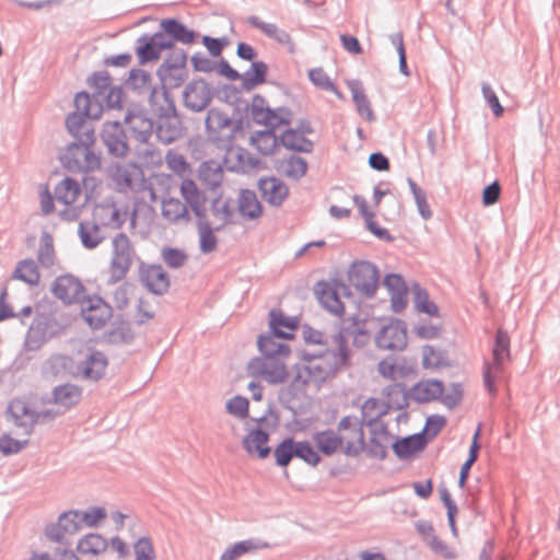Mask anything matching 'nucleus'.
Returning <instances> with one entry per match:
<instances>
[{
    "mask_svg": "<svg viewBox=\"0 0 560 560\" xmlns=\"http://www.w3.org/2000/svg\"><path fill=\"white\" fill-rule=\"evenodd\" d=\"M332 341L336 349L326 350L320 355L307 353L303 355L306 364L295 366L296 373L292 380L294 386L319 385L351 365L350 350L346 347L343 334L334 335Z\"/></svg>",
    "mask_w": 560,
    "mask_h": 560,
    "instance_id": "f257e3e1",
    "label": "nucleus"
},
{
    "mask_svg": "<svg viewBox=\"0 0 560 560\" xmlns=\"http://www.w3.org/2000/svg\"><path fill=\"white\" fill-rule=\"evenodd\" d=\"M92 93L79 92L74 97L75 109L83 110L89 119H100L104 109H119L122 107L125 93L120 86L112 83L107 71H96L86 80Z\"/></svg>",
    "mask_w": 560,
    "mask_h": 560,
    "instance_id": "f03ea898",
    "label": "nucleus"
},
{
    "mask_svg": "<svg viewBox=\"0 0 560 560\" xmlns=\"http://www.w3.org/2000/svg\"><path fill=\"white\" fill-rule=\"evenodd\" d=\"M95 141L96 139H92L88 132H84L83 139L73 140L60 153L61 165L72 173H90L100 170L102 156L94 150Z\"/></svg>",
    "mask_w": 560,
    "mask_h": 560,
    "instance_id": "7ed1b4c3",
    "label": "nucleus"
},
{
    "mask_svg": "<svg viewBox=\"0 0 560 560\" xmlns=\"http://www.w3.org/2000/svg\"><path fill=\"white\" fill-rule=\"evenodd\" d=\"M205 125L209 141L224 151L233 148L235 137L243 128L242 119H232L219 108L208 110Z\"/></svg>",
    "mask_w": 560,
    "mask_h": 560,
    "instance_id": "20e7f679",
    "label": "nucleus"
},
{
    "mask_svg": "<svg viewBox=\"0 0 560 560\" xmlns=\"http://www.w3.org/2000/svg\"><path fill=\"white\" fill-rule=\"evenodd\" d=\"M158 120L154 126L159 142L167 145L184 135L183 122L176 112L174 98L168 91L162 92V104L154 103Z\"/></svg>",
    "mask_w": 560,
    "mask_h": 560,
    "instance_id": "39448f33",
    "label": "nucleus"
},
{
    "mask_svg": "<svg viewBox=\"0 0 560 560\" xmlns=\"http://www.w3.org/2000/svg\"><path fill=\"white\" fill-rule=\"evenodd\" d=\"M136 257L137 254L129 237L125 233H118L113 238L108 283L115 284L124 280Z\"/></svg>",
    "mask_w": 560,
    "mask_h": 560,
    "instance_id": "423d86ee",
    "label": "nucleus"
},
{
    "mask_svg": "<svg viewBox=\"0 0 560 560\" xmlns=\"http://www.w3.org/2000/svg\"><path fill=\"white\" fill-rule=\"evenodd\" d=\"M364 418L348 415L340 419L337 430L342 439L345 447L342 453L349 457H358L364 451L365 433Z\"/></svg>",
    "mask_w": 560,
    "mask_h": 560,
    "instance_id": "0eeeda50",
    "label": "nucleus"
},
{
    "mask_svg": "<svg viewBox=\"0 0 560 560\" xmlns=\"http://www.w3.org/2000/svg\"><path fill=\"white\" fill-rule=\"evenodd\" d=\"M492 357V362L483 364V383L489 393L495 394V377L502 372L504 363L510 360V337L503 329L497 330Z\"/></svg>",
    "mask_w": 560,
    "mask_h": 560,
    "instance_id": "6e6552de",
    "label": "nucleus"
},
{
    "mask_svg": "<svg viewBox=\"0 0 560 560\" xmlns=\"http://www.w3.org/2000/svg\"><path fill=\"white\" fill-rule=\"evenodd\" d=\"M314 294L327 312L336 316H341L345 312V305L340 298L351 296V290L348 284L340 280L335 279L331 282L322 280L315 283Z\"/></svg>",
    "mask_w": 560,
    "mask_h": 560,
    "instance_id": "1a4fd4ad",
    "label": "nucleus"
},
{
    "mask_svg": "<svg viewBox=\"0 0 560 560\" xmlns=\"http://www.w3.org/2000/svg\"><path fill=\"white\" fill-rule=\"evenodd\" d=\"M100 138L106 153L112 159H126L130 151L128 136L119 121H105Z\"/></svg>",
    "mask_w": 560,
    "mask_h": 560,
    "instance_id": "9d476101",
    "label": "nucleus"
},
{
    "mask_svg": "<svg viewBox=\"0 0 560 560\" xmlns=\"http://www.w3.org/2000/svg\"><path fill=\"white\" fill-rule=\"evenodd\" d=\"M348 279L361 295L372 298L378 287L380 273L374 264L370 261H355L349 269Z\"/></svg>",
    "mask_w": 560,
    "mask_h": 560,
    "instance_id": "9b49d317",
    "label": "nucleus"
},
{
    "mask_svg": "<svg viewBox=\"0 0 560 560\" xmlns=\"http://www.w3.org/2000/svg\"><path fill=\"white\" fill-rule=\"evenodd\" d=\"M218 72L231 81L241 80L242 89L245 91H252L256 86L266 82L268 66L264 61H253L250 68L241 74L222 58L218 65Z\"/></svg>",
    "mask_w": 560,
    "mask_h": 560,
    "instance_id": "f8f14e48",
    "label": "nucleus"
},
{
    "mask_svg": "<svg viewBox=\"0 0 560 560\" xmlns=\"http://www.w3.org/2000/svg\"><path fill=\"white\" fill-rule=\"evenodd\" d=\"M283 358H254L247 365L248 374L254 377H260L269 384L283 383L288 377Z\"/></svg>",
    "mask_w": 560,
    "mask_h": 560,
    "instance_id": "ddd939ff",
    "label": "nucleus"
},
{
    "mask_svg": "<svg viewBox=\"0 0 560 560\" xmlns=\"http://www.w3.org/2000/svg\"><path fill=\"white\" fill-rule=\"evenodd\" d=\"M80 511L70 510L59 515L56 524H50L45 529V535L51 541L69 546L68 536H72L81 530Z\"/></svg>",
    "mask_w": 560,
    "mask_h": 560,
    "instance_id": "4468645a",
    "label": "nucleus"
},
{
    "mask_svg": "<svg viewBox=\"0 0 560 560\" xmlns=\"http://www.w3.org/2000/svg\"><path fill=\"white\" fill-rule=\"evenodd\" d=\"M376 347L383 350L401 351L407 346V327L404 320L394 319L384 325L375 336Z\"/></svg>",
    "mask_w": 560,
    "mask_h": 560,
    "instance_id": "2eb2a0df",
    "label": "nucleus"
},
{
    "mask_svg": "<svg viewBox=\"0 0 560 560\" xmlns=\"http://www.w3.org/2000/svg\"><path fill=\"white\" fill-rule=\"evenodd\" d=\"M138 276L140 283L155 295H164L170 289V277L161 265L139 262Z\"/></svg>",
    "mask_w": 560,
    "mask_h": 560,
    "instance_id": "dca6fc26",
    "label": "nucleus"
},
{
    "mask_svg": "<svg viewBox=\"0 0 560 560\" xmlns=\"http://www.w3.org/2000/svg\"><path fill=\"white\" fill-rule=\"evenodd\" d=\"M51 292L67 305L84 302L86 298L84 285L72 275L57 277L52 282Z\"/></svg>",
    "mask_w": 560,
    "mask_h": 560,
    "instance_id": "f3484780",
    "label": "nucleus"
},
{
    "mask_svg": "<svg viewBox=\"0 0 560 560\" xmlns=\"http://www.w3.org/2000/svg\"><path fill=\"white\" fill-rule=\"evenodd\" d=\"M173 47L171 42L166 40L162 32L152 35L143 34L137 39L136 54L140 65L158 60L160 55L166 48Z\"/></svg>",
    "mask_w": 560,
    "mask_h": 560,
    "instance_id": "a211bd4d",
    "label": "nucleus"
},
{
    "mask_svg": "<svg viewBox=\"0 0 560 560\" xmlns=\"http://www.w3.org/2000/svg\"><path fill=\"white\" fill-rule=\"evenodd\" d=\"M212 92L209 84L203 80H192L183 92L184 105L195 113L205 110L212 101Z\"/></svg>",
    "mask_w": 560,
    "mask_h": 560,
    "instance_id": "6ab92c4d",
    "label": "nucleus"
},
{
    "mask_svg": "<svg viewBox=\"0 0 560 560\" xmlns=\"http://www.w3.org/2000/svg\"><path fill=\"white\" fill-rule=\"evenodd\" d=\"M107 364L102 351H90L82 361L75 362V378L97 382L105 375Z\"/></svg>",
    "mask_w": 560,
    "mask_h": 560,
    "instance_id": "aec40b11",
    "label": "nucleus"
},
{
    "mask_svg": "<svg viewBox=\"0 0 560 560\" xmlns=\"http://www.w3.org/2000/svg\"><path fill=\"white\" fill-rule=\"evenodd\" d=\"M124 122L137 141L144 144L149 143L155 124L142 110L132 112L129 109L125 115Z\"/></svg>",
    "mask_w": 560,
    "mask_h": 560,
    "instance_id": "412c9836",
    "label": "nucleus"
},
{
    "mask_svg": "<svg viewBox=\"0 0 560 560\" xmlns=\"http://www.w3.org/2000/svg\"><path fill=\"white\" fill-rule=\"evenodd\" d=\"M112 315V306L98 296L89 299L86 305L81 308V316L93 329L102 328Z\"/></svg>",
    "mask_w": 560,
    "mask_h": 560,
    "instance_id": "4be33fe9",
    "label": "nucleus"
},
{
    "mask_svg": "<svg viewBox=\"0 0 560 560\" xmlns=\"http://www.w3.org/2000/svg\"><path fill=\"white\" fill-rule=\"evenodd\" d=\"M162 28V35L172 45L180 43L184 45H190L196 43L199 34L188 28L183 22L177 19H163L160 23Z\"/></svg>",
    "mask_w": 560,
    "mask_h": 560,
    "instance_id": "5701e85b",
    "label": "nucleus"
},
{
    "mask_svg": "<svg viewBox=\"0 0 560 560\" xmlns=\"http://www.w3.org/2000/svg\"><path fill=\"white\" fill-rule=\"evenodd\" d=\"M8 411L13 418L16 427L23 428L24 433L30 435L34 425L38 423L37 411L23 399H13L9 402Z\"/></svg>",
    "mask_w": 560,
    "mask_h": 560,
    "instance_id": "b1692460",
    "label": "nucleus"
},
{
    "mask_svg": "<svg viewBox=\"0 0 560 560\" xmlns=\"http://www.w3.org/2000/svg\"><path fill=\"white\" fill-rule=\"evenodd\" d=\"M246 22L254 28L259 30L266 37L288 48L289 52L295 51V44L291 35L275 23H266L256 15H249Z\"/></svg>",
    "mask_w": 560,
    "mask_h": 560,
    "instance_id": "393cba45",
    "label": "nucleus"
},
{
    "mask_svg": "<svg viewBox=\"0 0 560 560\" xmlns=\"http://www.w3.org/2000/svg\"><path fill=\"white\" fill-rule=\"evenodd\" d=\"M42 371L46 377L75 378V361L70 355L56 353L44 362Z\"/></svg>",
    "mask_w": 560,
    "mask_h": 560,
    "instance_id": "a878e982",
    "label": "nucleus"
},
{
    "mask_svg": "<svg viewBox=\"0 0 560 560\" xmlns=\"http://www.w3.org/2000/svg\"><path fill=\"white\" fill-rule=\"evenodd\" d=\"M258 189L261 198L275 207L281 206L289 196L288 186L275 176L260 178Z\"/></svg>",
    "mask_w": 560,
    "mask_h": 560,
    "instance_id": "bb28decb",
    "label": "nucleus"
},
{
    "mask_svg": "<svg viewBox=\"0 0 560 560\" xmlns=\"http://www.w3.org/2000/svg\"><path fill=\"white\" fill-rule=\"evenodd\" d=\"M269 433L260 428L253 429L243 439V447L248 454H256L258 458L265 459L271 453V447L267 445Z\"/></svg>",
    "mask_w": 560,
    "mask_h": 560,
    "instance_id": "cd10ccee",
    "label": "nucleus"
},
{
    "mask_svg": "<svg viewBox=\"0 0 560 560\" xmlns=\"http://www.w3.org/2000/svg\"><path fill=\"white\" fill-rule=\"evenodd\" d=\"M424 433H416L406 438L397 439L393 444L395 455L400 459H407L427 446Z\"/></svg>",
    "mask_w": 560,
    "mask_h": 560,
    "instance_id": "c85d7f7f",
    "label": "nucleus"
},
{
    "mask_svg": "<svg viewBox=\"0 0 560 560\" xmlns=\"http://www.w3.org/2000/svg\"><path fill=\"white\" fill-rule=\"evenodd\" d=\"M268 547L269 544L260 539L250 538L242 540L229 546L221 555L220 560H237L246 553H254Z\"/></svg>",
    "mask_w": 560,
    "mask_h": 560,
    "instance_id": "c756f323",
    "label": "nucleus"
},
{
    "mask_svg": "<svg viewBox=\"0 0 560 560\" xmlns=\"http://www.w3.org/2000/svg\"><path fill=\"white\" fill-rule=\"evenodd\" d=\"M342 439L338 430L326 429L319 432L314 433L313 440L319 450L325 456H331L338 450L342 451L345 447L342 443Z\"/></svg>",
    "mask_w": 560,
    "mask_h": 560,
    "instance_id": "7c9ffc66",
    "label": "nucleus"
},
{
    "mask_svg": "<svg viewBox=\"0 0 560 560\" xmlns=\"http://www.w3.org/2000/svg\"><path fill=\"white\" fill-rule=\"evenodd\" d=\"M156 74L162 82L163 91L166 89H176L180 86L188 78L187 67L162 66L156 70Z\"/></svg>",
    "mask_w": 560,
    "mask_h": 560,
    "instance_id": "2f4dec72",
    "label": "nucleus"
},
{
    "mask_svg": "<svg viewBox=\"0 0 560 560\" xmlns=\"http://www.w3.org/2000/svg\"><path fill=\"white\" fill-rule=\"evenodd\" d=\"M348 89L351 92L353 103L360 116L365 117L368 121L375 120V114L371 107V103L364 92L363 84L359 80L348 82Z\"/></svg>",
    "mask_w": 560,
    "mask_h": 560,
    "instance_id": "473e14b6",
    "label": "nucleus"
},
{
    "mask_svg": "<svg viewBox=\"0 0 560 560\" xmlns=\"http://www.w3.org/2000/svg\"><path fill=\"white\" fill-rule=\"evenodd\" d=\"M444 392L443 382L439 380H428L416 384L412 387V398L418 402H429L440 399Z\"/></svg>",
    "mask_w": 560,
    "mask_h": 560,
    "instance_id": "72a5a7b5",
    "label": "nucleus"
},
{
    "mask_svg": "<svg viewBox=\"0 0 560 560\" xmlns=\"http://www.w3.org/2000/svg\"><path fill=\"white\" fill-rule=\"evenodd\" d=\"M82 397V388L74 384L58 385L52 390V402L67 409L79 404Z\"/></svg>",
    "mask_w": 560,
    "mask_h": 560,
    "instance_id": "f704fd0d",
    "label": "nucleus"
},
{
    "mask_svg": "<svg viewBox=\"0 0 560 560\" xmlns=\"http://www.w3.org/2000/svg\"><path fill=\"white\" fill-rule=\"evenodd\" d=\"M162 215L170 223H189L191 221L187 205L173 197L162 201Z\"/></svg>",
    "mask_w": 560,
    "mask_h": 560,
    "instance_id": "c9c22d12",
    "label": "nucleus"
},
{
    "mask_svg": "<svg viewBox=\"0 0 560 560\" xmlns=\"http://www.w3.org/2000/svg\"><path fill=\"white\" fill-rule=\"evenodd\" d=\"M269 317L270 330L280 339H291L293 337L292 334L285 332L281 328L295 330L299 327V322L295 317H289L279 310H271Z\"/></svg>",
    "mask_w": 560,
    "mask_h": 560,
    "instance_id": "e433bc0d",
    "label": "nucleus"
},
{
    "mask_svg": "<svg viewBox=\"0 0 560 560\" xmlns=\"http://www.w3.org/2000/svg\"><path fill=\"white\" fill-rule=\"evenodd\" d=\"M180 196L188 209H195L200 206H207L208 198L206 191L200 189L191 179H183L179 186Z\"/></svg>",
    "mask_w": 560,
    "mask_h": 560,
    "instance_id": "4c0bfd02",
    "label": "nucleus"
},
{
    "mask_svg": "<svg viewBox=\"0 0 560 560\" xmlns=\"http://www.w3.org/2000/svg\"><path fill=\"white\" fill-rule=\"evenodd\" d=\"M277 338L271 330L270 334L258 337L257 346L262 358L288 357L290 354V347L284 342L277 341Z\"/></svg>",
    "mask_w": 560,
    "mask_h": 560,
    "instance_id": "58836bf2",
    "label": "nucleus"
},
{
    "mask_svg": "<svg viewBox=\"0 0 560 560\" xmlns=\"http://www.w3.org/2000/svg\"><path fill=\"white\" fill-rule=\"evenodd\" d=\"M78 234L82 245L88 249L97 247L105 240L101 226L94 221H81L79 223Z\"/></svg>",
    "mask_w": 560,
    "mask_h": 560,
    "instance_id": "ea45409f",
    "label": "nucleus"
},
{
    "mask_svg": "<svg viewBox=\"0 0 560 560\" xmlns=\"http://www.w3.org/2000/svg\"><path fill=\"white\" fill-rule=\"evenodd\" d=\"M86 116L83 110L77 109V112L68 115L66 119V126L68 131L74 138V140L83 139L84 132H88L91 138L96 139L94 128L86 121Z\"/></svg>",
    "mask_w": 560,
    "mask_h": 560,
    "instance_id": "a19ab883",
    "label": "nucleus"
},
{
    "mask_svg": "<svg viewBox=\"0 0 560 560\" xmlns=\"http://www.w3.org/2000/svg\"><path fill=\"white\" fill-rule=\"evenodd\" d=\"M238 211L242 217L249 220L257 219L261 215V205L253 190L243 189L240 192Z\"/></svg>",
    "mask_w": 560,
    "mask_h": 560,
    "instance_id": "79ce46f5",
    "label": "nucleus"
},
{
    "mask_svg": "<svg viewBox=\"0 0 560 560\" xmlns=\"http://www.w3.org/2000/svg\"><path fill=\"white\" fill-rule=\"evenodd\" d=\"M280 144L289 150L304 153L312 152L314 148V143L310 139L294 129H287L280 136Z\"/></svg>",
    "mask_w": 560,
    "mask_h": 560,
    "instance_id": "37998d69",
    "label": "nucleus"
},
{
    "mask_svg": "<svg viewBox=\"0 0 560 560\" xmlns=\"http://www.w3.org/2000/svg\"><path fill=\"white\" fill-rule=\"evenodd\" d=\"M81 195L79 183L70 177L62 179L55 188V198L66 206L74 203Z\"/></svg>",
    "mask_w": 560,
    "mask_h": 560,
    "instance_id": "c03bdc74",
    "label": "nucleus"
},
{
    "mask_svg": "<svg viewBox=\"0 0 560 560\" xmlns=\"http://www.w3.org/2000/svg\"><path fill=\"white\" fill-rule=\"evenodd\" d=\"M307 167L308 165L304 158L292 154L279 163L278 170L288 178L299 180L306 174Z\"/></svg>",
    "mask_w": 560,
    "mask_h": 560,
    "instance_id": "a18cd8bd",
    "label": "nucleus"
},
{
    "mask_svg": "<svg viewBox=\"0 0 560 560\" xmlns=\"http://www.w3.org/2000/svg\"><path fill=\"white\" fill-rule=\"evenodd\" d=\"M253 144L262 155H270L275 152V149L280 144V137H278L272 129L257 131L252 137Z\"/></svg>",
    "mask_w": 560,
    "mask_h": 560,
    "instance_id": "49530a36",
    "label": "nucleus"
},
{
    "mask_svg": "<svg viewBox=\"0 0 560 560\" xmlns=\"http://www.w3.org/2000/svg\"><path fill=\"white\" fill-rule=\"evenodd\" d=\"M12 278L19 279L30 285H37L40 280V275L33 259H24L18 262Z\"/></svg>",
    "mask_w": 560,
    "mask_h": 560,
    "instance_id": "de8ad7c7",
    "label": "nucleus"
},
{
    "mask_svg": "<svg viewBox=\"0 0 560 560\" xmlns=\"http://www.w3.org/2000/svg\"><path fill=\"white\" fill-rule=\"evenodd\" d=\"M210 210L212 215L220 221V224L215 226L217 231H221L225 225L232 222L234 211L231 206V200H222L221 197H215L211 200Z\"/></svg>",
    "mask_w": 560,
    "mask_h": 560,
    "instance_id": "09e8293b",
    "label": "nucleus"
},
{
    "mask_svg": "<svg viewBox=\"0 0 560 560\" xmlns=\"http://www.w3.org/2000/svg\"><path fill=\"white\" fill-rule=\"evenodd\" d=\"M366 324L364 322H360L353 319V322L349 326H345L337 335H342L346 338V347H348L349 337H353V343L358 347H363L368 343L370 339L369 330L365 328Z\"/></svg>",
    "mask_w": 560,
    "mask_h": 560,
    "instance_id": "8fccbe9b",
    "label": "nucleus"
},
{
    "mask_svg": "<svg viewBox=\"0 0 560 560\" xmlns=\"http://www.w3.org/2000/svg\"><path fill=\"white\" fill-rule=\"evenodd\" d=\"M413 294L415 307L418 312L430 316H439L438 305L429 300V294L419 283H415L411 288Z\"/></svg>",
    "mask_w": 560,
    "mask_h": 560,
    "instance_id": "3c124183",
    "label": "nucleus"
},
{
    "mask_svg": "<svg viewBox=\"0 0 560 560\" xmlns=\"http://www.w3.org/2000/svg\"><path fill=\"white\" fill-rule=\"evenodd\" d=\"M107 549V541L100 534H88L79 540L78 551L82 555L97 556Z\"/></svg>",
    "mask_w": 560,
    "mask_h": 560,
    "instance_id": "603ef678",
    "label": "nucleus"
},
{
    "mask_svg": "<svg viewBox=\"0 0 560 560\" xmlns=\"http://www.w3.org/2000/svg\"><path fill=\"white\" fill-rule=\"evenodd\" d=\"M102 223L114 229H119L126 221V212H121L115 205L102 206L98 209Z\"/></svg>",
    "mask_w": 560,
    "mask_h": 560,
    "instance_id": "864d4df0",
    "label": "nucleus"
},
{
    "mask_svg": "<svg viewBox=\"0 0 560 560\" xmlns=\"http://www.w3.org/2000/svg\"><path fill=\"white\" fill-rule=\"evenodd\" d=\"M37 259L44 268H50L55 264L54 240L48 233H44L40 237Z\"/></svg>",
    "mask_w": 560,
    "mask_h": 560,
    "instance_id": "5fc2aeb1",
    "label": "nucleus"
},
{
    "mask_svg": "<svg viewBox=\"0 0 560 560\" xmlns=\"http://www.w3.org/2000/svg\"><path fill=\"white\" fill-rule=\"evenodd\" d=\"M407 184L410 188L411 194L413 195L418 211L420 215L424 220H429L432 218V211L430 209V206L427 201V194L425 191L417 185V183L411 178H407Z\"/></svg>",
    "mask_w": 560,
    "mask_h": 560,
    "instance_id": "6e6d98bb",
    "label": "nucleus"
},
{
    "mask_svg": "<svg viewBox=\"0 0 560 560\" xmlns=\"http://www.w3.org/2000/svg\"><path fill=\"white\" fill-rule=\"evenodd\" d=\"M392 438L370 436L369 442L365 441L364 451L371 458L384 460L387 457V445Z\"/></svg>",
    "mask_w": 560,
    "mask_h": 560,
    "instance_id": "4d7b16f0",
    "label": "nucleus"
},
{
    "mask_svg": "<svg viewBox=\"0 0 560 560\" xmlns=\"http://www.w3.org/2000/svg\"><path fill=\"white\" fill-rule=\"evenodd\" d=\"M245 108H250V115L255 122L261 124L267 121L268 116L271 114V108L267 105V101L260 94H255L249 105L246 103Z\"/></svg>",
    "mask_w": 560,
    "mask_h": 560,
    "instance_id": "13d9d810",
    "label": "nucleus"
},
{
    "mask_svg": "<svg viewBox=\"0 0 560 560\" xmlns=\"http://www.w3.org/2000/svg\"><path fill=\"white\" fill-rule=\"evenodd\" d=\"M308 78L311 82L324 90L335 93L339 98L342 97V94L337 89L336 84L331 81V79L327 75V73L322 68H315L308 71Z\"/></svg>",
    "mask_w": 560,
    "mask_h": 560,
    "instance_id": "bf43d9fd",
    "label": "nucleus"
},
{
    "mask_svg": "<svg viewBox=\"0 0 560 560\" xmlns=\"http://www.w3.org/2000/svg\"><path fill=\"white\" fill-rule=\"evenodd\" d=\"M215 226L203 225L202 229H198L199 235V249L202 254H210L218 247V237L215 236Z\"/></svg>",
    "mask_w": 560,
    "mask_h": 560,
    "instance_id": "052dcab7",
    "label": "nucleus"
},
{
    "mask_svg": "<svg viewBox=\"0 0 560 560\" xmlns=\"http://www.w3.org/2000/svg\"><path fill=\"white\" fill-rule=\"evenodd\" d=\"M161 256L166 266L173 269L183 267L188 260V256L183 249L174 247H164Z\"/></svg>",
    "mask_w": 560,
    "mask_h": 560,
    "instance_id": "680f3d73",
    "label": "nucleus"
},
{
    "mask_svg": "<svg viewBox=\"0 0 560 560\" xmlns=\"http://www.w3.org/2000/svg\"><path fill=\"white\" fill-rule=\"evenodd\" d=\"M381 404L377 398H369L361 407V415L359 418H364V423L373 424L378 420L385 411L380 410Z\"/></svg>",
    "mask_w": 560,
    "mask_h": 560,
    "instance_id": "e2e57ef3",
    "label": "nucleus"
},
{
    "mask_svg": "<svg viewBox=\"0 0 560 560\" xmlns=\"http://www.w3.org/2000/svg\"><path fill=\"white\" fill-rule=\"evenodd\" d=\"M292 445L293 438H285L282 442L278 444L275 448L273 455L276 459V465L282 468L289 466L292 460Z\"/></svg>",
    "mask_w": 560,
    "mask_h": 560,
    "instance_id": "0e129e2a",
    "label": "nucleus"
},
{
    "mask_svg": "<svg viewBox=\"0 0 560 560\" xmlns=\"http://www.w3.org/2000/svg\"><path fill=\"white\" fill-rule=\"evenodd\" d=\"M291 116V110L285 107H279L277 109L271 108V114L267 118L268 120L261 121L260 125H265L266 127L275 130L277 127L281 125H289Z\"/></svg>",
    "mask_w": 560,
    "mask_h": 560,
    "instance_id": "69168bd1",
    "label": "nucleus"
},
{
    "mask_svg": "<svg viewBox=\"0 0 560 560\" xmlns=\"http://www.w3.org/2000/svg\"><path fill=\"white\" fill-rule=\"evenodd\" d=\"M135 560H154L155 559V550L153 544L149 537L139 538L135 545Z\"/></svg>",
    "mask_w": 560,
    "mask_h": 560,
    "instance_id": "338daca9",
    "label": "nucleus"
},
{
    "mask_svg": "<svg viewBox=\"0 0 560 560\" xmlns=\"http://www.w3.org/2000/svg\"><path fill=\"white\" fill-rule=\"evenodd\" d=\"M248 405L247 398L237 395L228 400L226 410L238 419H245L248 417Z\"/></svg>",
    "mask_w": 560,
    "mask_h": 560,
    "instance_id": "774afa93",
    "label": "nucleus"
}]
</instances>
